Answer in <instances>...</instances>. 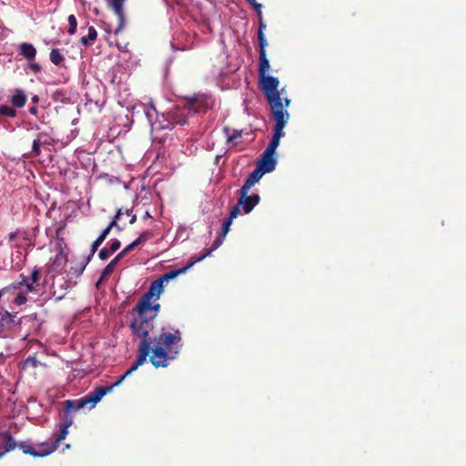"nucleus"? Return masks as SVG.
<instances>
[{"mask_svg": "<svg viewBox=\"0 0 466 466\" xmlns=\"http://www.w3.org/2000/svg\"><path fill=\"white\" fill-rule=\"evenodd\" d=\"M132 313H136L137 316L131 320L129 328L134 336L141 339L137 346V357L132 366L116 380V384H121L127 377L142 366L147 358L156 369L167 368L170 361L177 358L182 349V335L179 329L171 332L162 328L159 334L151 337L156 314L148 315V309L140 311L137 305Z\"/></svg>", "mask_w": 466, "mask_h": 466, "instance_id": "f257e3e1", "label": "nucleus"}, {"mask_svg": "<svg viewBox=\"0 0 466 466\" xmlns=\"http://www.w3.org/2000/svg\"><path fill=\"white\" fill-rule=\"evenodd\" d=\"M279 85L259 86L258 88L264 93L267 101L270 106L273 119L275 121L274 132L270 143L265 149L267 154L275 153L279 145V140L283 137V128L289 119V114L287 107L290 104V100L281 97V91L279 90Z\"/></svg>", "mask_w": 466, "mask_h": 466, "instance_id": "f03ea898", "label": "nucleus"}, {"mask_svg": "<svg viewBox=\"0 0 466 466\" xmlns=\"http://www.w3.org/2000/svg\"><path fill=\"white\" fill-rule=\"evenodd\" d=\"M143 106L145 116L153 129H172L176 125L182 126L187 124V119L190 116L189 113H187V109L185 104H183L182 106H177L166 114H163L162 121H153L154 117L157 116V110L155 106L153 105Z\"/></svg>", "mask_w": 466, "mask_h": 466, "instance_id": "7ed1b4c3", "label": "nucleus"}, {"mask_svg": "<svg viewBox=\"0 0 466 466\" xmlns=\"http://www.w3.org/2000/svg\"><path fill=\"white\" fill-rule=\"evenodd\" d=\"M116 381L110 386H99L96 387L93 391L89 392L86 396L78 400H66L63 402L65 412H76L81 409L87 408L88 410L93 409L98 401L113 388L118 386Z\"/></svg>", "mask_w": 466, "mask_h": 466, "instance_id": "20e7f679", "label": "nucleus"}, {"mask_svg": "<svg viewBox=\"0 0 466 466\" xmlns=\"http://www.w3.org/2000/svg\"><path fill=\"white\" fill-rule=\"evenodd\" d=\"M259 19V26L258 31V40L259 46V63H258V86H268V85H279V81L278 77L271 76L268 75L269 69V61L267 58L266 47L268 46V41L264 35V28L266 27V24L264 23L262 17Z\"/></svg>", "mask_w": 466, "mask_h": 466, "instance_id": "39448f33", "label": "nucleus"}, {"mask_svg": "<svg viewBox=\"0 0 466 466\" xmlns=\"http://www.w3.org/2000/svg\"><path fill=\"white\" fill-rule=\"evenodd\" d=\"M184 104L190 116L194 114H204L211 105V97L206 95H195L186 97Z\"/></svg>", "mask_w": 466, "mask_h": 466, "instance_id": "423d86ee", "label": "nucleus"}, {"mask_svg": "<svg viewBox=\"0 0 466 466\" xmlns=\"http://www.w3.org/2000/svg\"><path fill=\"white\" fill-rule=\"evenodd\" d=\"M162 292L163 281L160 279L153 280L148 290L141 297L139 302L137 303L138 310L143 311L145 309H148L150 308L151 299H158Z\"/></svg>", "mask_w": 466, "mask_h": 466, "instance_id": "0eeeda50", "label": "nucleus"}, {"mask_svg": "<svg viewBox=\"0 0 466 466\" xmlns=\"http://www.w3.org/2000/svg\"><path fill=\"white\" fill-rule=\"evenodd\" d=\"M18 447L23 451L24 453L32 455L34 457H45L56 451V445H52L50 441L41 443L39 450H35L28 442H21L18 444Z\"/></svg>", "mask_w": 466, "mask_h": 466, "instance_id": "6e6552de", "label": "nucleus"}, {"mask_svg": "<svg viewBox=\"0 0 466 466\" xmlns=\"http://www.w3.org/2000/svg\"><path fill=\"white\" fill-rule=\"evenodd\" d=\"M74 423V418L72 412H65L61 416V421L59 423V434L55 437L50 442L52 445H56V450L59 447L62 441L66 439L68 434V429Z\"/></svg>", "mask_w": 466, "mask_h": 466, "instance_id": "1a4fd4ad", "label": "nucleus"}, {"mask_svg": "<svg viewBox=\"0 0 466 466\" xmlns=\"http://www.w3.org/2000/svg\"><path fill=\"white\" fill-rule=\"evenodd\" d=\"M248 192L249 190L245 191L244 188H240L239 190L238 206H242L245 214L250 213L260 201L258 194L249 196Z\"/></svg>", "mask_w": 466, "mask_h": 466, "instance_id": "9d476101", "label": "nucleus"}, {"mask_svg": "<svg viewBox=\"0 0 466 466\" xmlns=\"http://www.w3.org/2000/svg\"><path fill=\"white\" fill-rule=\"evenodd\" d=\"M41 273L38 268H34L31 275L26 277L25 275H20L21 280L17 283L12 284L14 289L19 288L23 285H25L26 290L29 292L37 291L38 281L40 279Z\"/></svg>", "mask_w": 466, "mask_h": 466, "instance_id": "9b49d317", "label": "nucleus"}, {"mask_svg": "<svg viewBox=\"0 0 466 466\" xmlns=\"http://www.w3.org/2000/svg\"><path fill=\"white\" fill-rule=\"evenodd\" d=\"M110 7L114 10L117 17V25L114 30L116 35L119 34L126 25V17L124 13V2L126 0H108Z\"/></svg>", "mask_w": 466, "mask_h": 466, "instance_id": "f8f14e48", "label": "nucleus"}, {"mask_svg": "<svg viewBox=\"0 0 466 466\" xmlns=\"http://www.w3.org/2000/svg\"><path fill=\"white\" fill-rule=\"evenodd\" d=\"M276 164L277 162L273 157V154H267V152L264 151L256 167L261 168L264 173H269L275 169Z\"/></svg>", "mask_w": 466, "mask_h": 466, "instance_id": "ddd939ff", "label": "nucleus"}, {"mask_svg": "<svg viewBox=\"0 0 466 466\" xmlns=\"http://www.w3.org/2000/svg\"><path fill=\"white\" fill-rule=\"evenodd\" d=\"M15 314H12L3 307H0V336L15 324Z\"/></svg>", "mask_w": 466, "mask_h": 466, "instance_id": "4468645a", "label": "nucleus"}, {"mask_svg": "<svg viewBox=\"0 0 466 466\" xmlns=\"http://www.w3.org/2000/svg\"><path fill=\"white\" fill-rule=\"evenodd\" d=\"M264 174L265 173L262 171L261 168H258L256 167V168L248 175L241 188H244L245 191L250 190L251 187H253L255 184L260 180Z\"/></svg>", "mask_w": 466, "mask_h": 466, "instance_id": "2eb2a0df", "label": "nucleus"}, {"mask_svg": "<svg viewBox=\"0 0 466 466\" xmlns=\"http://www.w3.org/2000/svg\"><path fill=\"white\" fill-rule=\"evenodd\" d=\"M195 263H197V261H195V258H194L193 260L188 262L186 266H184L180 268H177V269L170 270V271L165 273L164 275H162L159 279L163 282L169 281V280L175 279L176 277L186 273Z\"/></svg>", "mask_w": 466, "mask_h": 466, "instance_id": "dca6fc26", "label": "nucleus"}, {"mask_svg": "<svg viewBox=\"0 0 466 466\" xmlns=\"http://www.w3.org/2000/svg\"><path fill=\"white\" fill-rule=\"evenodd\" d=\"M3 438H4L3 451H0V458L6 452L15 450V447L17 446V443L15 442V441L14 440V438L12 437L10 432L5 431L3 434Z\"/></svg>", "mask_w": 466, "mask_h": 466, "instance_id": "f3484780", "label": "nucleus"}, {"mask_svg": "<svg viewBox=\"0 0 466 466\" xmlns=\"http://www.w3.org/2000/svg\"><path fill=\"white\" fill-rule=\"evenodd\" d=\"M122 259L121 257H119V255L117 254L106 267L105 268L103 269L102 273H101V276H100V279L97 282V284L99 282H101L103 279H107L111 273L114 271L116 264Z\"/></svg>", "mask_w": 466, "mask_h": 466, "instance_id": "a211bd4d", "label": "nucleus"}, {"mask_svg": "<svg viewBox=\"0 0 466 466\" xmlns=\"http://www.w3.org/2000/svg\"><path fill=\"white\" fill-rule=\"evenodd\" d=\"M224 238H225V237H222V235L219 234L214 240L211 248L205 249L203 254L200 257L195 258V261L199 262V261L203 260L205 258H207L208 256H209L214 250H216L218 248H219L222 245Z\"/></svg>", "mask_w": 466, "mask_h": 466, "instance_id": "6ab92c4d", "label": "nucleus"}, {"mask_svg": "<svg viewBox=\"0 0 466 466\" xmlns=\"http://www.w3.org/2000/svg\"><path fill=\"white\" fill-rule=\"evenodd\" d=\"M100 246L98 244H96V242L94 241L91 245V248H90V255L88 256L86 261L85 263H81L78 267H76V268H71V270H74L73 273L76 275V276H79L83 273V271L85 270L86 268V264L88 263V261L91 259V258L95 255V253L97 251L98 248Z\"/></svg>", "mask_w": 466, "mask_h": 466, "instance_id": "aec40b11", "label": "nucleus"}, {"mask_svg": "<svg viewBox=\"0 0 466 466\" xmlns=\"http://www.w3.org/2000/svg\"><path fill=\"white\" fill-rule=\"evenodd\" d=\"M21 54L28 60L35 58L36 50L35 46L28 43H23L20 46Z\"/></svg>", "mask_w": 466, "mask_h": 466, "instance_id": "412c9836", "label": "nucleus"}, {"mask_svg": "<svg viewBox=\"0 0 466 466\" xmlns=\"http://www.w3.org/2000/svg\"><path fill=\"white\" fill-rule=\"evenodd\" d=\"M223 132L226 135L228 143H234V141L242 136L241 129H231L228 127L223 128Z\"/></svg>", "mask_w": 466, "mask_h": 466, "instance_id": "4be33fe9", "label": "nucleus"}, {"mask_svg": "<svg viewBox=\"0 0 466 466\" xmlns=\"http://www.w3.org/2000/svg\"><path fill=\"white\" fill-rule=\"evenodd\" d=\"M12 104L16 107H23L26 102V96L21 90H16L11 99Z\"/></svg>", "mask_w": 466, "mask_h": 466, "instance_id": "5701e85b", "label": "nucleus"}, {"mask_svg": "<svg viewBox=\"0 0 466 466\" xmlns=\"http://www.w3.org/2000/svg\"><path fill=\"white\" fill-rule=\"evenodd\" d=\"M96 36H97V33H96V28L94 26H90V27H88L87 36H83L81 38V43L84 46H88L90 44V42L96 40Z\"/></svg>", "mask_w": 466, "mask_h": 466, "instance_id": "b1692460", "label": "nucleus"}, {"mask_svg": "<svg viewBox=\"0 0 466 466\" xmlns=\"http://www.w3.org/2000/svg\"><path fill=\"white\" fill-rule=\"evenodd\" d=\"M50 60L54 65L59 66L65 60V57L58 49H52L50 52Z\"/></svg>", "mask_w": 466, "mask_h": 466, "instance_id": "393cba45", "label": "nucleus"}, {"mask_svg": "<svg viewBox=\"0 0 466 466\" xmlns=\"http://www.w3.org/2000/svg\"><path fill=\"white\" fill-rule=\"evenodd\" d=\"M0 115L8 117H15L16 116V110L8 106H1Z\"/></svg>", "mask_w": 466, "mask_h": 466, "instance_id": "a878e982", "label": "nucleus"}, {"mask_svg": "<svg viewBox=\"0 0 466 466\" xmlns=\"http://www.w3.org/2000/svg\"><path fill=\"white\" fill-rule=\"evenodd\" d=\"M152 237H153L152 232H150V231H144L134 241L137 244V246H139V245L144 244L145 242H147Z\"/></svg>", "mask_w": 466, "mask_h": 466, "instance_id": "bb28decb", "label": "nucleus"}, {"mask_svg": "<svg viewBox=\"0 0 466 466\" xmlns=\"http://www.w3.org/2000/svg\"><path fill=\"white\" fill-rule=\"evenodd\" d=\"M67 21H68V25H69L67 32L69 35H74L76 33V27H77L76 18L74 15H70L67 18Z\"/></svg>", "mask_w": 466, "mask_h": 466, "instance_id": "cd10ccee", "label": "nucleus"}, {"mask_svg": "<svg viewBox=\"0 0 466 466\" xmlns=\"http://www.w3.org/2000/svg\"><path fill=\"white\" fill-rule=\"evenodd\" d=\"M122 214H123V213H122V210H121V209H118V210L116 211V214L115 215V217H114L113 220H112V221L108 224V226H107L110 229H112L113 228H117V230H118V231H121V230H122V228H120V227L118 226V224H117V220H119V219H120V218H121Z\"/></svg>", "mask_w": 466, "mask_h": 466, "instance_id": "c85d7f7f", "label": "nucleus"}, {"mask_svg": "<svg viewBox=\"0 0 466 466\" xmlns=\"http://www.w3.org/2000/svg\"><path fill=\"white\" fill-rule=\"evenodd\" d=\"M137 246V244L135 243V241L131 242L130 244H128L123 250H121L118 255L119 257H121L122 258L127 255L131 250H133Z\"/></svg>", "mask_w": 466, "mask_h": 466, "instance_id": "c756f323", "label": "nucleus"}, {"mask_svg": "<svg viewBox=\"0 0 466 466\" xmlns=\"http://www.w3.org/2000/svg\"><path fill=\"white\" fill-rule=\"evenodd\" d=\"M232 221L230 218H227L224 223H223V226H222V230L220 232V235H222V237H226V235L228 233L229 231V228L232 224Z\"/></svg>", "mask_w": 466, "mask_h": 466, "instance_id": "7c9ffc66", "label": "nucleus"}, {"mask_svg": "<svg viewBox=\"0 0 466 466\" xmlns=\"http://www.w3.org/2000/svg\"><path fill=\"white\" fill-rule=\"evenodd\" d=\"M40 147H41L40 139H35L34 142H33L32 150H33V153L35 156H39L40 155V153H41Z\"/></svg>", "mask_w": 466, "mask_h": 466, "instance_id": "2f4dec72", "label": "nucleus"}, {"mask_svg": "<svg viewBox=\"0 0 466 466\" xmlns=\"http://www.w3.org/2000/svg\"><path fill=\"white\" fill-rule=\"evenodd\" d=\"M240 207H241V206H238V203L236 206H234V207L231 208L230 212H229V217H228V218H230L231 220H233L234 218H236L238 216V214L240 213Z\"/></svg>", "mask_w": 466, "mask_h": 466, "instance_id": "473e14b6", "label": "nucleus"}, {"mask_svg": "<svg viewBox=\"0 0 466 466\" xmlns=\"http://www.w3.org/2000/svg\"><path fill=\"white\" fill-rule=\"evenodd\" d=\"M113 253L109 250V248H104L99 251L98 257L101 260H106Z\"/></svg>", "mask_w": 466, "mask_h": 466, "instance_id": "72a5a7b5", "label": "nucleus"}, {"mask_svg": "<svg viewBox=\"0 0 466 466\" xmlns=\"http://www.w3.org/2000/svg\"><path fill=\"white\" fill-rule=\"evenodd\" d=\"M121 242L118 239H113L110 243L109 250L114 253L119 249Z\"/></svg>", "mask_w": 466, "mask_h": 466, "instance_id": "f704fd0d", "label": "nucleus"}, {"mask_svg": "<svg viewBox=\"0 0 466 466\" xmlns=\"http://www.w3.org/2000/svg\"><path fill=\"white\" fill-rule=\"evenodd\" d=\"M27 299L24 294H18L14 300L15 304L18 306L24 305Z\"/></svg>", "mask_w": 466, "mask_h": 466, "instance_id": "c9c22d12", "label": "nucleus"}, {"mask_svg": "<svg viewBox=\"0 0 466 466\" xmlns=\"http://www.w3.org/2000/svg\"><path fill=\"white\" fill-rule=\"evenodd\" d=\"M159 309H160V304L157 303V304H155V305H152V304L150 303V308L148 309V315H151L150 313H151L152 311H154V313H153V314H156V315H157V311L159 310Z\"/></svg>", "mask_w": 466, "mask_h": 466, "instance_id": "e433bc0d", "label": "nucleus"}, {"mask_svg": "<svg viewBox=\"0 0 466 466\" xmlns=\"http://www.w3.org/2000/svg\"><path fill=\"white\" fill-rule=\"evenodd\" d=\"M252 7H253V8H254V10L256 11L258 17V18H261V17H262V12H261V7H262V5H261L260 4H258V3H257V4H256V5H254Z\"/></svg>", "mask_w": 466, "mask_h": 466, "instance_id": "4c0bfd02", "label": "nucleus"}, {"mask_svg": "<svg viewBox=\"0 0 466 466\" xmlns=\"http://www.w3.org/2000/svg\"><path fill=\"white\" fill-rule=\"evenodd\" d=\"M30 67H31V69H32L34 72H35V73H37V72H39V71L41 70V66H40V65H38V64H36V63L30 64Z\"/></svg>", "mask_w": 466, "mask_h": 466, "instance_id": "58836bf2", "label": "nucleus"}, {"mask_svg": "<svg viewBox=\"0 0 466 466\" xmlns=\"http://www.w3.org/2000/svg\"><path fill=\"white\" fill-rule=\"evenodd\" d=\"M106 238L103 237L102 235H99L96 239L95 240L96 244H98L101 246V244L105 241Z\"/></svg>", "mask_w": 466, "mask_h": 466, "instance_id": "ea45409f", "label": "nucleus"}, {"mask_svg": "<svg viewBox=\"0 0 466 466\" xmlns=\"http://www.w3.org/2000/svg\"><path fill=\"white\" fill-rule=\"evenodd\" d=\"M28 111H29V113L31 115H35V116L37 114V112H38V109H37L36 106H34L29 107Z\"/></svg>", "mask_w": 466, "mask_h": 466, "instance_id": "a19ab883", "label": "nucleus"}, {"mask_svg": "<svg viewBox=\"0 0 466 466\" xmlns=\"http://www.w3.org/2000/svg\"><path fill=\"white\" fill-rule=\"evenodd\" d=\"M110 231H111V229L108 227H106L105 229H103V231L100 233V235L106 238Z\"/></svg>", "mask_w": 466, "mask_h": 466, "instance_id": "79ce46f5", "label": "nucleus"}, {"mask_svg": "<svg viewBox=\"0 0 466 466\" xmlns=\"http://www.w3.org/2000/svg\"><path fill=\"white\" fill-rule=\"evenodd\" d=\"M137 220V216L136 215H131V219L129 221L130 224H134Z\"/></svg>", "mask_w": 466, "mask_h": 466, "instance_id": "37998d69", "label": "nucleus"}, {"mask_svg": "<svg viewBox=\"0 0 466 466\" xmlns=\"http://www.w3.org/2000/svg\"><path fill=\"white\" fill-rule=\"evenodd\" d=\"M38 101H39V97H38V96H34L32 97V102H33V103H37Z\"/></svg>", "mask_w": 466, "mask_h": 466, "instance_id": "c03bdc74", "label": "nucleus"}, {"mask_svg": "<svg viewBox=\"0 0 466 466\" xmlns=\"http://www.w3.org/2000/svg\"><path fill=\"white\" fill-rule=\"evenodd\" d=\"M251 6L257 4L256 0H246Z\"/></svg>", "mask_w": 466, "mask_h": 466, "instance_id": "a18cd8bd", "label": "nucleus"}, {"mask_svg": "<svg viewBox=\"0 0 466 466\" xmlns=\"http://www.w3.org/2000/svg\"><path fill=\"white\" fill-rule=\"evenodd\" d=\"M15 233H10V234H9V239H10V240L15 239Z\"/></svg>", "mask_w": 466, "mask_h": 466, "instance_id": "49530a36", "label": "nucleus"}, {"mask_svg": "<svg viewBox=\"0 0 466 466\" xmlns=\"http://www.w3.org/2000/svg\"><path fill=\"white\" fill-rule=\"evenodd\" d=\"M132 210L127 209L126 214L127 216H131Z\"/></svg>", "mask_w": 466, "mask_h": 466, "instance_id": "de8ad7c7", "label": "nucleus"}, {"mask_svg": "<svg viewBox=\"0 0 466 466\" xmlns=\"http://www.w3.org/2000/svg\"><path fill=\"white\" fill-rule=\"evenodd\" d=\"M6 289H3L1 291H0V297L6 291L5 290Z\"/></svg>", "mask_w": 466, "mask_h": 466, "instance_id": "09e8293b", "label": "nucleus"}, {"mask_svg": "<svg viewBox=\"0 0 466 466\" xmlns=\"http://www.w3.org/2000/svg\"><path fill=\"white\" fill-rule=\"evenodd\" d=\"M149 217H150V214H149V212L147 211L146 214H145V218H149Z\"/></svg>", "mask_w": 466, "mask_h": 466, "instance_id": "8fccbe9b", "label": "nucleus"}, {"mask_svg": "<svg viewBox=\"0 0 466 466\" xmlns=\"http://www.w3.org/2000/svg\"><path fill=\"white\" fill-rule=\"evenodd\" d=\"M29 361H31V359H30V358H28V359L26 360V363H28Z\"/></svg>", "mask_w": 466, "mask_h": 466, "instance_id": "3c124183", "label": "nucleus"}]
</instances>
